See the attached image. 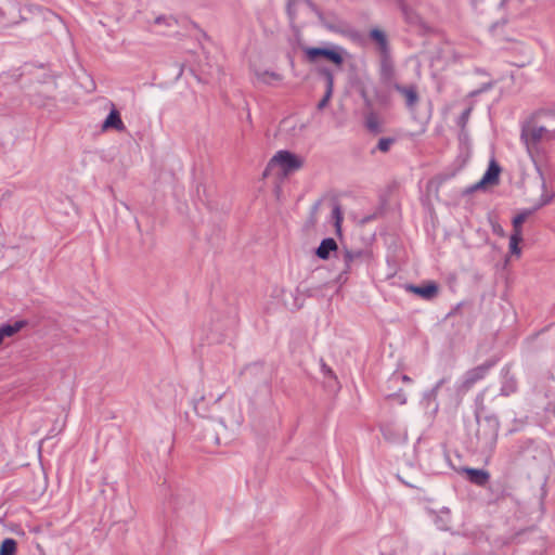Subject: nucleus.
<instances>
[{
  "label": "nucleus",
  "mask_w": 555,
  "mask_h": 555,
  "mask_svg": "<svg viewBox=\"0 0 555 555\" xmlns=\"http://www.w3.org/2000/svg\"><path fill=\"white\" fill-rule=\"evenodd\" d=\"M554 132L546 129L543 126L531 125L521 130V141L526 145V149L531 157L539 152V143L543 139H552Z\"/></svg>",
  "instance_id": "nucleus-1"
},
{
  "label": "nucleus",
  "mask_w": 555,
  "mask_h": 555,
  "mask_svg": "<svg viewBox=\"0 0 555 555\" xmlns=\"http://www.w3.org/2000/svg\"><path fill=\"white\" fill-rule=\"evenodd\" d=\"M17 543L12 538H7L0 545V555H14L16 553Z\"/></svg>",
  "instance_id": "nucleus-18"
},
{
  "label": "nucleus",
  "mask_w": 555,
  "mask_h": 555,
  "mask_svg": "<svg viewBox=\"0 0 555 555\" xmlns=\"http://www.w3.org/2000/svg\"><path fill=\"white\" fill-rule=\"evenodd\" d=\"M338 248L337 243L334 238L327 237L321 241L319 247L315 250V255L322 259L326 260L330 258L332 251H335Z\"/></svg>",
  "instance_id": "nucleus-13"
},
{
  "label": "nucleus",
  "mask_w": 555,
  "mask_h": 555,
  "mask_svg": "<svg viewBox=\"0 0 555 555\" xmlns=\"http://www.w3.org/2000/svg\"><path fill=\"white\" fill-rule=\"evenodd\" d=\"M398 397H399V402H400L401 404H404V403L406 402V399H405V397H404V396H403V397L398 396Z\"/></svg>",
  "instance_id": "nucleus-31"
},
{
  "label": "nucleus",
  "mask_w": 555,
  "mask_h": 555,
  "mask_svg": "<svg viewBox=\"0 0 555 555\" xmlns=\"http://www.w3.org/2000/svg\"><path fill=\"white\" fill-rule=\"evenodd\" d=\"M155 24L157 25H166L167 27H173L177 25L176 18L172 16H158L155 18Z\"/></svg>",
  "instance_id": "nucleus-22"
},
{
  "label": "nucleus",
  "mask_w": 555,
  "mask_h": 555,
  "mask_svg": "<svg viewBox=\"0 0 555 555\" xmlns=\"http://www.w3.org/2000/svg\"><path fill=\"white\" fill-rule=\"evenodd\" d=\"M344 50L339 47L334 49L327 48H307L305 50L306 56L309 62H315L318 57H324L337 66H341L344 63L343 52Z\"/></svg>",
  "instance_id": "nucleus-4"
},
{
  "label": "nucleus",
  "mask_w": 555,
  "mask_h": 555,
  "mask_svg": "<svg viewBox=\"0 0 555 555\" xmlns=\"http://www.w3.org/2000/svg\"><path fill=\"white\" fill-rule=\"evenodd\" d=\"M366 253L362 249L349 250L346 249L343 255L345 269L338 275L337 280L340 283H345L348 280V274L353 271V269L361 263V261L365 258Z\"/></svg>",
  "instance_id": "nucleus-5"
},
{
  "label": "nucleus",
  "mask_w": 555,
  "mask_h": 555,
  "mask_svg": "<svg viewBox=\"0 0 555 555\" xmlns=\"http://www.w3.org/2000/svg\"><path fill=\"white\" fill-rule=\"evenodd\" d=\"M404 288L413 294L418 295L420 297L430 300L438 294V286L434 282H429L424 285H413V284H406Z\"/></svg>",
  "instance_id": "nucleus-10"
},
{
  "label": "nucleus",
  "mask_w": 555,
  "mask_h": 555,
  "mask_svg": "<svg viewBox=\"0 0 555 555\" xmlns=\"http://www.w3.org/2000/svg\"><path fill=\"white\" fill-rule=\"evenodd\" d=\"M393 143V139L391 138H382L378 141L377 147L380 152H388L391 144Z\"/></svg>",
  "instance_id": "nucleus-23"
},
{
  "label": "nucleus",
  "mask_w": 555,
  "mask_h": 555,
  "mask_svg": "<svg viewBox=\"0 0 555 555\" xmlns=\"http://www.w3.org/2000/svg\"><path fill=\"white\" fill-rule=\"evenodd\" d=\"M447 382V378H441L439 382H437V384L435 385V387L433 388L431 390V393L434 396L437 395L438 390L440 389V387Z\"/></svg>",
  "instance_id": "nucleus-26"
},
{
  "label": "nucleus",
  "mask_w": 555,
  "mask_h": 555,
  "mask_svg": "<svg viewBox=\"0 0 555 555\" xmlns=\"http://www.w3.org/2000/svg\"><path fill=\"white\" fill-rule=\"evenodd\" d=\"M365 126L366 128L372 132H379L380 131V124L377 115L373 112L369 113L365 117Z\"/></svg>",
  "instance_id": "nucleus-20"
},
{
  "label": "nucleus",
  "mask_w": 555,
  "mask_h": 555,
  "mask_svg": "<svg viewBox=\"0 0 555 555\" xmlns=\"http://www.w3.org/2000/svg\"><path fill=\"white\" fill-rule=\"evenodd\" d=\"M257 77L260 81H262L267 85H272L273 82H278V81L282 80V75H280L279 73L269 72V70L257 73Z\"/></svg>",
  "instance_id": "nucleus-19"
},
{
  "label": "nucleus",
  "mask_w": 555,
  "mask_h": 555,
  "mask_svg": "<svg viewBox=\"0 0 555 555\" xmlns=\"http://www.w3.org/2000/svg\"><path fill=\"white\" fill-rule=\"evenodd\" d=\"M522 241V235L518 233H512L509 237V250L512 254L519 256L521 254V249L519 247L520 242Z\"/></svg>",
  "instance_id": "nucleus-21"
},
{
  "label": "nucleus",
  "mask_w": 555,
  "mask_h": 555,
  "mask_svg": "<svg viewBox=\"0 0 555 555\" xmlns=\"http://www.w3.org/2000/svg\"><path fill=\"white\" fill-rule=\"evenodd\" d=\"M500 172L501 167L496 164L495 160H491L482 178L480 179V181H478L475 185L472 186V190L481 189L486 184H496L499 182Z\"/></svg>",
  "instance_id": "nucleus-9"
},
{
  "label": "nucleus",
  "mask_w": 555,
  "mask_h": 555,
  "mask_svg": "<svg viewBox=\"0 0 555 555\" xmlns=\"http://www.w3.org/2000/svg\"><path fill=\"white\" fill-rule=\"evenodd\" d=\"M304 160L294 153L281 150L276 152L268 164V168H278L283 176H288L299 170Z\"/></svg>",
  "instance_id": "nucleus-2"
},
{
  "label": "nucleus",
  "mask_w": 555,
  "mask_h": 555,
  "mask_svg": "<svg viewBox=\"0 0 555 555\" xmlns=\"http://www.w3.org/2000/svg\"><path fill=\"white\" fill-rule=\"evenodd\" d=\"M115 129L119 132L126 130V126L120 117L119 112L113 106L102 125V130Z\"/></svg>",
  "instance_id": "nucleus-12"
},
{
  "label": "nucleus",
  "mask_w": 555,
  "mask_h": 555,
  "mask_svg": "<svg viewBox=\"0 0 555 555\" xmlns=\"http://www.w3.org/2000/svg\"><path fill=\"white\" fill-rule=\"evenodd\" d=\"M379 78L384 85L392 86L395 83V66L390 53H384L380 56Z\"/></svg>",
  "instance_id": "nucleus-8"
},
{
  "label": "nucleus",
  "mask_w": 555,
  "mask_h": 555,
  "mask_svg": "<svg viewBox=\"0 0 555 555\" xmlns=\"http://www.w3.org/2000/svg\"><path fill=\"white\" fill-rule=\"evenodd\" d=\"M320 75H322L325 78L326 81V91L323 96V99L318 103V108L323 109L328 101L332 98L333 90H334V74L331 69L326 67H322L319 69Z\"/></svg>",
  "instance_id": "nucleus-11"
},
{
  "label": "nucleus",
  "mask_w": 555,
  "mask_h": 555,
  "mask_svg": "<svg viewBox=\"0 0 555 555\" xmlns=\"http://www.w3.org/2000/svg\"><path fill=\"white\" fill-rule=\"evenodd\" d=\"M551 198H545V199H542V202L540 203L539 207L543 206V205H546L547 203H550Z\"/></svg>",
  "instance_id": "nucleus-30"
},
{
  "label": "nucleus",
  "mask_w": 555,
  "mask_h": 555,
  "mask_svg": "<svg viewBox=\"0 0 555 555\" xmlns=\"http://www.w3.org/2000/svg\"><path fill=\"white\" fill-rule=\"evenodd\" d=\"M401 378H402V380L404 383H411L412 382V379L408 375H402Z\"/></svg>",
  "instance_id": "nucleus-29"
},
{
  "label": "nucleus",
  "mask_w": 555,
  "mask_h": 555,
  "mask_svg": "<svg viewBox=\"0 0 555 555\" xmlns=\"http://www.w3.org/2000/svg\"><path fill=\"white\" fill-rule=\"evenodd\" d=\"M492 365H493V363L486 362V363H482V364H480V365H478L476 367H473V369L468 370L464 374L463 382H462V385H461V389L462 390H468L477 382L483 379L486 377V375L488 374V372L490 371V369L492 367Z\"/></svg>",
  "instance_id": "nucleus-6"
},
{
  "label": "nucleus",
  "mask_w": 555,
  "mask_h": 555,
  "mask_svg": "<svg viewBox=\"0 0 555 555\" xmlns=\"http://www.w3.org/2000/svg\"><path fill=\"white\" fill-rule=\"evenodd\" d=\"M332 217L333 219L335 220V225L337 227V229L340 228V223H341V220H343V214H341V210H340V207L338 205H336L333 210H332Z\"/></svg>",
  "instance_id": "nucleus-24"
},
{
  "label": "nucleus",
  "mask_w": 555,
  "mask_h": 555,
  "mask_svg": "<svg viewBox=\"0 0 555 555\" xmlns=\"http://www.w3.org/2000/svg\"><path fill=\"white\" fill-rule=\"evenodd\" d=\"M470 111H472L470 108H467V109H465V111L461 114V116H460V118H459V121H457L459 126H461V127H465V125H466V122H467V120H468V118H469Z\"/></svg>",
  "instance_id": "nucleus-25"
},
{
  "label": "nucleus",
  "mask_w": 555,
  "mask_h": 555,
  "mask_svg": "<svg viewBox=\"0 0 555 555\" xmlns=\"http://www.w3.org/2000/svg\"><path fill=\"white\" fill-rule=\"evenodd\" d=\"M392 88L404 98L406 108L414 112L420 102L417 86L414 83L403 86L395 82Z\"/></svg>",
  "instance_id": "nucleus-7"
},
{
  "label": "nucleus",
  "mask_w": 555,
  "mask_h": 555,
  "mask_svg": "<svg viewBox=\"0 0 555 555\" xmlns=\"http://www.w3.org/2000/svg\"><path fill=\"white\" fill-rule=\"evenodd\" d=\"M499 434V422L492 417H486L483 423L479 425L477 438L485 448H493L496 443Z\"/></svg>",
  "instance_id": "nucleus-3"
},
{
  "label": "nucleus",
  "mask_w": 555,
  "mask_h": 555,
  "mask_svg": "<svg viewBox=\"0 0 555 555\" xmlns=\"http://www.w3.org/2000/svg\"><path fill=\"white\" fill-rule=\"evenodd\" d=\"M501 391H502V393L507 395V392H505V388H504V387H503V388H501Z\"/></svg>",
  "instance_id": "nucleus-32"
},
{
  "label": "nucleus",
  "mask_w": 555,
  "mask_h": 555,
  "mask_svg": "<svg viewBox=\"0 0 555 555\" xmlns=\"http://www.w3.org/2000/svg\"><path fill=\"white\" fill-rule=\"evenodd\" d=\"M531 214H532V210H524L514 217L513 233H518V234L522 235L521 225Z\"/></svg>",
  "instance_id": "nucleus-17"
},
{
  "label": "nucleus",
  "mask_w": 555,
  "mask_h": 555,
  "mask_svg": "<svg viewBox=\"0 0 555 555\" xmlns=\"http://www.w3.org/2000/svg\"><path fill=\"white\" fill-rule=\"evenodd\" d=\"M370 37L377 42L382 54L389 53L387 38L382 30L377 28L372 29L370 33Z\"/></svg>",
  "instance_id": "nucleus-16"
},
{
  "label": "nucleus",
  "mask_w": 555,
  "mask_h": 555,
  "mask_svg": "<svg viewBox=\"0 0 555 555\" xmlns=\"http://www.w3.org/2000/svg\"><path fill=\"white\" fill-rule=\"evenodd\" d=\"M27 324L26 321H15L13 324H2L0 325V345L3 343L5 338L14 336L18 333L23 327Z\"/></svg>",
  "instance_id": "nucleus-14"
},
{
  "label": "nucleus",
  "mask_w": 555,
  "mask_h": 555,
  "mask_svg": "<svg viewBox=\"0 0 555 555\" xmlns=\"http://www.w3.org/2000/svg\"><path fill=\"white\" fill-rule=\"evenodd\" d=\"M465 472L467 474L468 480L477 486L482 487L490 479L489 473L485 469L467 468Z\"/></svg>",
  "instance_id": "nucleus-15"
},
{
  "label": "nucleus",
  "mask_w": 555,
  "mask_h": 555,
  "mask_svg": "<svg viewBox=\"0 0 555 555\" xmlns=\"http://www.w3.org/2000/svg\"><path fill=\"white\" fill-rule=\"evenodd\" d=\"M321 367L324 375L334 376V372L325 363H322Z\"/></svg>",
  "instance_id": "nucleus-27"
},
{
  "label": "nucleus",
  "mask_w": 555,
  "mask_h": 555,
  "mask_svg": "<svg viewBox=\"0 0 555 555\" xmlns=\"http://www.w3.org/2000/svg\"><path fill=\"white\" fill-rule=\"evenodd\" d=\"M491 87H492V83H490V82H489V83H485V85L481 87V89H480V90H478V91H476V92H474V94H477V93H480V92L487 91V90L491 89Z\"/></svg>",
  "instance_id": "nucleus-28"
}]
</instances>
